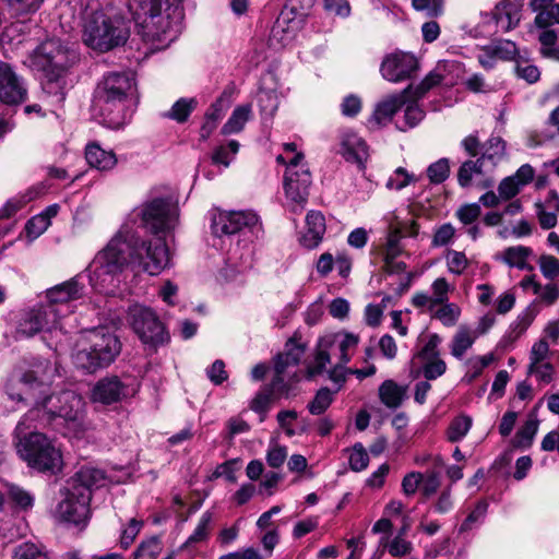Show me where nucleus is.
<instances>
[{
	"label": "nucleus",
	"mask_w": 559,
	"mask_h": 559,
	"mask_svg": "<svg viewBox=\"0 0 559 559\" xmlns=\"http://www.w3.org/2000/svg\"><path fill=\"white\" fill-rule=\"evenodd\" d=\"M170 263L168 246L157 236L146 242L132 224H124L100 250L87 267L91 285L107 293L116 286V276L129 265H138L150 275H157Z\"/></svg>",
	"instance_id": "nucleus-1"
},
{
	"label": "nucleus",
	"mask_w": 559,
	"mask_h": 559,
	"mask_svg": "<svg viewBox=\"0 0 559 559\" xmlns=\"http://www.w3.org/2000/svg\"><path fill=\"white\" fill-rule=\"evenodd\" d=\"M128 8L148 40L167 47L179 36L183 19L180 0H128Z\"/></svg>",
	"instance_id": "nucleus-2"
},
{
	"label": "nucleus",
	"mask_w": 559,
	"mask_h": 559,
	"mask_svg": "<svg viewBox=\"0 0 559 559\" xmlns=\"http://www.w3.org/2000/svg\"><path fill=\"white\" fill-rule=\"evenodd\" d=\"M135 79L132 73L111 72L98 83L93 107L112 129L122 127L130 117L135 100Z\"/></svg>",
	"instance_id": "nucleus-3"
},
{
	"label": "nucleus",
	"mask_w": 559,
	"mask_h": 559,
	"mask_svg": "<svg viewBox=\"0 0 559 559\" xmlns=\"http://www.w3.org/2000/svg\"><path fill=\"white\" fill-rule=\"evenodd\" d=\"M106 473L93 466L81 467L62 490V499L56 509L57 516L75 525L85 524L90 518V502L94 489L105 486Z\"/></svg>",
	"instance_id": "nucleus-4"
},
{
	"label": "nucleus",
	"mask_w": 559,
	"mask_h": 559,
	"mask_svg": "<svg viewBox=\"0 0 559 559\" xmlns=\"http://www.w3.org/2000/svg\"><path fill=\"white\" fill-rule=\"evenodd\" d=\"M78 59L75 49L57 38L44 41L31 56V67L45 74L44 92L52 95L58 103L64 99L62 76Z\"/></svg>",
	"instance_id": "nucleus-5"
},
{
	"label": "nucleus",
	"mask_w": 559,
	"mask_h": 559,
	"mask_svg": "<svg viewBox=\"0 0 559 559\" xmlns=\"http://www.w3.org/2000/svg\"><path fill=\"white\" fill-rule=\"evenodd\" d=\"M55 365L45 358H35L27 367L12 371L5 382V394L16 403L33 404L37 407L56 376Z\"/></svg>",
	"instance_id": "nucleus-6"
},
{
	"label": "nucleus",
	"mask_w": 559,
	"mask_h": 559,
	"mask_svg": "<svg viewBox=\"0 0 559 559\" xmlns=\"http://www.w3.org/2000/svg\"><path fill=\"white\" fill-rule=\"evenodd\" d=\"M40 426L37 421H27L25 432L19 433L15 428L16 451L27 465L39 472L56 473L61 469L62 455L60 450L44 433L31 431Z\"/></svg>",
	"instance_id": "nucleus-7"
},
{
	"label": "nucleus",
	"mask_w": 559,
	"mask_h": 559,
	"mask_svg": "<svg viewBox=\"0 0 559 559\" xmlns=\"http://www.w3.org/2000/svg\"><path fill=\"white\" fill-rule=\"evenodd\" d=\"M84 412L83 399L71 390L59 393L45 394L37 402V407H32L17 423V432H25L27 421H37L39 425H48L56 418L66 421H79Z\"/></svg>",
	"instance_id": "nucleus-8"
},
{
	"label": "nucleus",
	"mask_w": 559,
	"mask_h": 559,
	"mask_svg": "<svg viewBox=\"0 0 559 559\" xmlns=\"http://www.w3.org/2000/svg\"><path fill=\"white\" fill-rule=\"evenodd\" d=\"M87 346L79 349L73 360L78 368L95 372L115 361L121 350L119 338L107 328H97L86 333Z\"/></svg>",
	"instance_id": "nucleus-9"
},
{
	"label": "nucleus",
	"mask_w": 559,
	"mask_h": 559,
	"mask_svg": "<svg viewBox=\"0 0 559 559\" xmlns=\"http://www.w3.org/2000/svg\"><path fill=\"white\" fill-rule=\"evenodd\" d=\"M129 29L120 19H112L103 12L92 13L84 23L83 41L97 51L106 52L123 45Z\"/></svg>",
	"instance_id": "nucleus-10"
},
{
	"label": "nucleus",
	"mask_w": 559,
	"mask_h": 559,
	"mask_svg": "<svg viewBox=\"0 0 559 559\" xmlns=\"http://www.w3.org/2000/svg\"><path fill=\"white\" fill-rule=\"evenodd\" d=\"M359 337L353 333L338 332L322 336L317 344L313 360L308 366L310 378L321 374L330 364V350H340V362L346 365L355 353Z\"/></svg>",
	"instance_id": "nucleus-11"
},
{
	"label": "nucleus",
	"mask_w": 559,
	"mask_h": 559,
	"mask_svg": "<svg viewBox=\"0 0 559 559\" xmlns=\"http://www.w3.org/2000/svg\"><path fill=\"white\" fill-rule=\"evenodd\" d=\"M55 311L44 301L23 311L16 321L15 336L32 337L38 333L64 335L63 324L56 318Z\"/></svg>",
	"instance_id": "nucleus-12"
},
{
	"label": "nucleus",
	"mask_w": 559,
	"mask_h": 559,
	"mask_svg": "<svg viewBox=\"0 0 559 559\" xmlns=\"http://www.w3.org/2000/svg\"><path fill=\"white\" fill-rule=\"evenodd\" d=\"M302 160L304 154L296 153L287 163L284 178L286 204L294 213L301 212L306 206L311 185V174Z\"/></svg>",
	"instance_id": "nucleus-13"
},
{
	"label": "nucleus",
	"mask_w": 559,
	"mask_h": 559,
	"mask_svg": "<svg viewBox=\"0 0 559 559\" xmlns=\"http://www.w3.org/2000/svg\"><path fill=\"white\" fill-rule=\"evenodd\" d=\"M127 320L145 345L157 347L169 341V334L157 314L144 305L134 304L130 306Z\"/></svg>",
	"instance_id": "nucleus-14"
},
{
	"label": "nucleus",
	"mask_w": 559,
	"mask_h": 559,
	"mask_svg": "<svg viewBox=\"0 0 559 559\" xmlns=\"http://www.w3.org/2000/svg\"><path fill=\"white\" fill-rule=\"evenodd\" d=\"M142 226L154 235L164 233L175 227L178 209L166 198H157L144 203L138 210Z\"/></svg>",
	"instance_id": "nucleus-15"
},
{
	"label": "nucleus",
	"mask_w": 559,
	"mask_h": 559,
	"mask_svg": "<svg viewBox=\"0 0 559 559\" xmlns=\"http://www.w3.org/2000/svg\"><path fill=\"white\" fill-rule=\"evenodd\" d=\"M83 295L84 286L79 283L78 277H74L48 289L44 302L56 310V318L61 321L73 311L72 302L82 298Z\"/></svg>",
	"instance_id": "nucleus-16"
},
{
	"label": "nucleus",
	"mask_w": 559,
	"mask_h": 559,
	"mask_svg": "<svg viewBox=\"0 0 559 559\" xmlns=\"http://www.w3.org/2000/svg\"><path fill=\"white\" fill-rule=\"evenodd\" d=\"M258 223V215L251 211H218L212 217V233L217 236H229L239 233L245 227Z\"/></svg>",
	"instance_id": "nucleus-17"
},
{
	"label": "nucleus",
	"mask_w": 559,
	"mask_h": 559,
	"mask_svg": "<svg viewBox=\"0 0 559 559\" xmlns=\"http://www.w3.org/2000/svg\"><path fill=\"white\" fill-rule=\"evenodd\" d=\"M417 69L418 60L414 55L396 51L383 59L380 72L386 81L397 83L411 79Z\"/></svg>",
	"instance_id": "nucleus-18"
},
{
	"label": "nucleus",
	"mask_w": 559,
	"mask_h": 559,
	"mask_svg": "<svg viewBox=\"0 0 559 559\" xmlns=\"http://www.w3.org/2000/svg\"><path fill=\"white\" fill-rule=\"evenodd\" d=\"M27 96V88L10 64L0 61V100L8 105L23 103Z\"/></svg>",
	"instance_id": "nucleus-19"
},
{
	"label": "nucleus",
	"mask_w": 559,
	"mask_h": 559,
	"mask_svg": "<svg viewBox=\"0 0 559 559\" xmlns=\"http://www.w3.org/2000/svg\"><path fill=\"white\" fill-rule=\"evenodd\" d=\"M411 91L412 86H407L402 93L390 95L379 102L367 121V127L370 130H378L391 122L394 115L406 104Z\"/></svg>",
	"instance_id": "nucleus-20"
},
{
	"label": "nucleus",
	"mask_w": 559,
	"mask_h": 559,
	"mask_svg": "<svg viewBox=\"0 0 559 559\" xmlns=\"http://www.w3.org/2000/svg\"><path fill=\"white\" fill-rule=\"evenodd\" d=\"M135 389L121 382L118 377H107L99 380L93 388L92 400L105 405L117 403L132 396Z\"/></svg>",
	"instance_id": "nucleus-21"
},
{
	"label": "nucleus",
	"mask_w": 559,
	"mask_h": 559,
	"mask_svg": "<svg viewBox=\"0 0 559 559\" xmlns=\"http://www.w3.org/2000/svg\"><path fill=\"white\" fill-rule=\"evenodd\" d=\"M492 168L479 156L476 160H465L457 170V182L466 188L475 180L478 187L486 189L493 186V180L488 175Z\"/></svg>",
	"instance_id": "nucleus-22"
},
{
	"label": "nucleus",
	"mask_w": 559,
	"mask_h": 559,
	"mask_svg": "<svg viewBox=\"0 0 559 559\" xmlns=\"http://www.w3.org/2000/svg\"><path fill=\"white\" fill-rule=\"evenodd\" d=\"M453 289L447 278L438 277L431 284V295L416 292L412 297V305L423 311L433 310L438 305L449 301V293Z\"/></svg>",
	"instance_id": "nucleus-23"
},
{
	"label": "nucleus",
	"mask_w": 559,
	"mask_h": 559,
	"mask_svg": "<svg viewBox=\"0 0 559 559\" xmlns=\"http://www.w3.org/2000/svg\"><path fill=\"white\" fill-rule=\"evenodd\" d=\"M524 0H500L492 10V19L503 31L518 27L522 19Z\"/></svg>",
	"instance_id": "nucleus-24"
},
{
	"label": "nucleus",
	"mask_w": 559,
	"mask_h": 559,
	"mask_svg": "<svg viewBox=\"0 0 559 559\" xmlns=\"http://www.w3.org/2000/svg\"><path fill=\"white\" fill-rule=\"evenodd\" d=\"M340 153L346 162L356 164L360 170L365 169L369 152L362 138L355 133L344 134L341 142Z\"/></svg>",
	"instance_id": "nucleus-25"
},
{
	"label": "nucleus",
	"mask_w": 559,
	"mask_h": 559,
	"mask_svg": "<svg viewBox=\"0 0 559 559\" xmlns=\"http://www.w3.org/2000/svg\"><path fill=\"white\" fill-rule=\"evenodd\" d=\"M297 22L290 17L287 12H282L272 26L269 45L274 49H280L288 45L295 37Z\"/></svg>",
	"instance_id": "nucleus-26"
},
{
	"label": "nucleus",
	"mask_w": 559,
	"mask_h": 559,
	"mask_svg": "<svg viewBox=\"0 0 559 559\" xmlns=\"http://www.w3.org/2000/svg\"><path fill=\"white\" fill-rule=\"evenodd\" d=\"M305 355V346L293 340L285 345L284 352L278 354L275 359L274 369L278 373H292L297 377V367Z\"/></svg>",
	"instance_id": "nucleus-27"
},
{
	"label": "nucleus",
	"mask_w": 559,
	"mask_h": 559,
	"mask_svg": "<svg viewBox=\"0 0 559 559\" xmlns=\"http://www.w3.org/2000/svg\"><path fill=\"white\" fill-rule=\"evenodd\" d=\"M528 8L535 13V27L559 25V2L556 0H530Z\"/></svg>",
	"instance_id": "nucleus-28"
},
{
	"label": "nucleus",
	"mask_w": 559,
	"mask_h": 559,
	"mask_svg": "<svg viewBox=\"0 0 559 559\" xmlns=\"http://www.w3.org/2000/svg\"><path fill=\"white\" fill-rule=\"evenodd\" d=\"M325 233L324 216L317 211H310L306 216V233L300 241L304 247L312 249L319 245Z\"/></svg>",
	"instance_id": "nucleus-29"
},
{
	"label": "nucleus",
	"mask_w": 559,
	"mask_h": 559,
	"mask_svg": "<svg viewBox=\"0 0 559 559\" xmlns=\"http://www.w3.org/2000/svg\"><path fill=\"white\" fill-rule=\"evenodd\" d=\"M85 158L91 167L102 171L110 170L117 164L116 154L112 151L104 150L97 143L87 144Z\"/></svg>",
	"instance_id": "nucleus-30"
},
{
	"label": "nucleus",
	"mask_w": 559,
	"mask_h": 559,
	"mask_svg": "<svg viewBox=\"0 0 559 559\" xmlns=\"http://www.w3.org/2000/svg\"><path fill=\"white\" fill-rule=\"evenodd\" d=\"M477 338V332L467 325H460L450 344L452 356L462 359L465 353L473 346Z\"/></svg>",
	"instance_id": "nucleus-31"
},
{
	"label": "nucleus",
	"mask_w": 559,
	"mask_h": 559,
	"mask_svg": "<svg viewBox=\"0 0 559 559\" xmlns=\"http://www.w3.org/2000/svg\"><path fill=\"white\" fill-rule=\"evenodd\" d=\"M483 153L480 157L488 164L492 169L503 159L506 156V142L499 136H491L481 146Z\"/></svg>",
	"instance_id": "nucleus-32"
},
{
	"label": "nucleus",
	"mask_w": 559,
	"mask_h": 559,
	"mask_svg": "<svg viewBox=\"0 0 559 559\" xmlns=\"http://www.w3.org/2000/svg\"><path fill=\"white\" fill-rule=\"evenodd\" d=\"M537 28L539 29L538 41L540 44V53L545 58L559 61V48L556 46L559 32L552 28V26Z\"/></svg>",
	"instance_id": "nucleus-33"
},
{
	"label": "nucleus",
	"mask_w": 559,
	"mask_h": 559,
	"mask_svg": "<svg viewBox=\"0 0 559 559\" xmlns=\"http://www.w3.org/2000/svg\"><path fill=\"white\" fill-rule=\"evenodd\" d=\"M299 381V376L293 377L292 373H278L275 371V376L271 383V394L274 397L288 399L296 394L295 384Z\"/></svg>",
	"instance_id": "nucleus-34"
},
{
	"label": "nucleus",
	"mask_w": 559,
	"mask_h": 559,
	"mask_svg": "<svg viewBox=\"0 0 559 559\" xmlns=\"http://www.w3.org/2000/svg\"><path fill=\"white\" fill-rule=\"evenodd\" d=\"M432 319L441 322L445 328L456 325L461 317V307L454 302H444L438 305L433 310H427Z\"/></svg>",
	"instance_id": "nucleus-35"
},
{
	"label": "nucleus",
	"mask_w": 559,
	"mask_h": 559,
	"mask_svg": "<svg viewBox=\"0 0 559 559\" xmlns=\"http://www.w3.org/2000/svg\"><path fill=\"white\" fill-rule=\"evenodd\" d=\"M11 559H52V557L43 544L23 542L13 548Z\"/></svg>",
	"instance_id": "nucleus-36"
},
{
	"label": "nucleus",
	"mask_w": 559,
	"mask_h": 559,
	"mask_svg": "<svg viewBox=\"0 0 559 559\" xmlns=\"http://www.w3.org/2000/svg\"><path fill=\"white\" fill-rule=\"evenodd\" d=\"M405 390L393 380H385L379 388V396L381 402L390 407L396 408L401 405Z\"/></svg>",
	"instance_id": "nucleus-37"
},
{
	"label": "nucleus",
	"mask_w": 559,
	"mask_h": 559,
	"mask_svg": "<svg viewBox=\"0 0 559 559\" xmlns=\"http://www.w3.org/2000/svg\"><path fill=\"white\" fill-rule=\"evenodd\" d=\"M535 314L531 309H526L521 312L516 319L510 324L503 341L513 343L519 340L533 323Z\"/></svg>",
	"instance_id": "nucleus-38"
},
{
	"label": "nucleus",
	"mask_w": 559,
	"mask_h": 559,
	"mask_svg": "<svg viewBox=\"0 0 559 559\" xmlns=\"http://www.w3.org/2000/svg\"><path fill=\"white\" fill-rule=\"evenodd\" d=\"M251 117V105H240L236 107L227 120V122L223 126L222 132L224 134H233L240 132L246 122Z\"/></svg>",
	"instance_id": "nucleus-39"
},
{
	"label": "nucleus",
	"mask_w": 559,
	"mask_h": 559,
	"mask_svg": "<svg viewBox=\"0 0 559 559\" xmlns=\"http://www.w3.org/2000/svg\"><path fill=\"white\" fill-rule=\"evenodd\" d=\"M423 345L419 347L417 353L413 357V361L419 364L436 359L440 357L439 346L442 342L441 337L437 333H431L425 341H421Z\"/></svg>",
	"instance_id": "nucleus-40"
},
{
	"label": "nucleus",
	"mask_w": 559,
	"mask_h": 559,
	"mask_svg": "<svg viewBox=\"0 0 559 559\" xmlns=\"http://www.w3.org/2000/svg\"><path fill=\"white\" fill-rule=\"evenodd\" d=\"M414 95H407L406 108L404 111L403 124L396 123V128L401 131L416 127L425 117V111L417 104Z\"/></svg>",
	"instance_id": "nucleus-41"
},
{
	"label": "nucleus",
	"mask_w": 559,
	"mask_h": 559,
	"mask_svg": "<svg viewBox=\"0 0 559 559\" xmlns=\"http://www.w3.org/2000/svg\"><path fill=\"white\" fill-rule=\"evenodd\" d=\"M532 249L525 246L509 247L503 251V261L511 267L526 269Z\"/></svg>",
	"instance_id": "nucleus-42"
},
{
	"label": "nucleus",
	"mask_w": 559,
	"mask_h": 559,
	"mask_svg": "<svg viewBox=\"0 0 559 559\" xmlns=\"http://www.w3.org/2000/svg\"><path fill=\"white\" fill-rule=\"evenodd\" d=\"M538 430V420L535 418L526 420L523 427L515 433L511 443L518 449H527L533 443Z\"/></svg>",
	"instance_id": "nucleus-43"
},
{
	"label": "nucleus",
	"mask_w": 559,
	"mask_h": 559,
	"mask_svg": "<svg viewBox=\"0 0 559 559\" xmlns=\"http://www.w3.org/2000/svg\"><path fill=\"white\" fill-rule=\"evenodd\" d=\"M484 51L487 56L496 57L501 60H512L516 53V45L511 40H498L486 47H484Z\"/></svg>",
	"instance_id": "nucleus-44"
},
{
	"label": "nucleus",
	"mask_w": 559,
	"mask_h": 559,
	"mask_svg": "<svg viewBox=\"0 0 559 559\" xmlns=\"http://www.w3.org/2000/svg\"><path fill=\"white\" fill-rule=\"evenodd\" d=\"M473 420L467 415L455 417L447 429V439L450 442L461 441L471 430Z\"/></svg>",
	"instance_id": "nucleus-45"
},
{
	"label": "nucleus",
	"mask_w": 559,
	"mask_h": 559,
	"mask_svg": "<svg viewBox=\"0 0 559 559\" xmlns=\"http://www.w3.org/2000/svg\"><path fill=\"white\" fill-rule=\"evenodd\" d=\"M444 259L448 271L453 275H462L469 265V260L462 251L448 249Z\"/></svg>",
	"instance_id": "nucleus-46"
},
{
	"label": "nucleus",
	"mask_w": 559,
	"mask_h": 559,
	"mask_svg": "<svg viewBox=\"0 0 559 559\" xmlns=\"http://www.w3.org/2000/svg\"><path fill=\"white\" fill-rule=\"evenodd\" d=\"M195 106L197 100L194 98H180L173 105L166 117L177 122H185Z\"/></svg>",
	"instance_id": "nucleus-47"
},
{
	"label": "nucleus",
	"mask_w": 559,
	"mask_h": 559,
	"mask_svg": "<svg viewBox=\"0 0 559 559\" xmlns=\"http://www.w3.org/2000/svg\"><path fill=\"white\" fill-rule=\"evenodd\" d=\"M288 450L287 447L280 444L272 440L267 447L265 460L270 467L280 468L287 461Z\"/></svg>",
	"instance_id": "nucleus-48"
},
{
	"label": "nucleus",
	"mask_w": 559,
	"mask_h": 559,
	"mask_svg": "<svg viewBox=\"0 0 559 559\" xmlns=\"http://www.w3.org/2000/svg\"><path fill=\"white\" fill-rule=\"evenodd\" d=\"M258 104L262 115L272 117L278 108V96L273 90L261 88L258 92Z\"/></svg>",
	"instance_id": "nucleus-49"
},
{
	"label": "nucleus",
	"mask_w": 559,
	"mask_h": 559,
	"mask_svg": "<svg viewBox=\"0 0 559 559\" xmlns=\"http://www.w3.org/2000/svg\"><path fill=\"white\" fill-rule=\"evenodd\" d=\"M416 180L417 178L405 168L397 167L386 180L385 187L389 190L400 191Z\"/></svg>",
	"instance_id": "nucleus-50"
},
{
	"label": "nucleus",
	"mask_w": 559,
	"mask_h": 559,
	"mask_svg": "<svg viewBox=\"0 0 559 559\" xmlns=\"http://www.w3.org/2000/svg\"><path fill=\"white\" fill-rule=\"evenodd\" d=\"M162 543L157 537L142 542L133 554V559H157Z\"/></svg>",
	"instance_id": "nucleus-51"
},
{
	"label": "nucleus",
	"mask_w": 559,
	"mask_h": 559,
	"mask_svg": "<svg viewBox=\"0 0 559 559\" xmlns=\"http://www.w3.org/2000/svg\"><path fill=\"white\" fill-rule=\"evenodd\" d=\"M402 238L403 236L396 229L389 233L383 251V260H395L403 254Z\"/></svg>",
	"instance_id": "nucleus-52"
},
{
	"label": "nucleus",
	"mask_w": 559,
	"mask_h": 559,
	"mask_svg": "<svg viewBox=\"0 0 559 559\" xmlns=\"http://www.w3.org/2000/svg\"><path fill=\"white\" fill-rule=\"evenodd\" d=\"M450 175L448 158H440L427 168L429 181L433 185L442 183Z\"/></svg>",
	"instance_id": "nucleus-53"
},
{
	"label": "nucleus",
	"mask_w": 559,
	"mask_h": 559,
	"mask_svg": "<svg viewBox=\"0 0 559 559\" xmlns=\"http://www.w3.org/2000/svg\"><path fill=\"white\" fill-rule=\"evenodd\" d=\"M455 234V227L451 223H444L436 228L431 246L436 248L449 246L453 242Z\"/></svg>",
	"instance_id": "nucleus-54"
},
{
	"label": "nucleus",
	"mask_w": 559,
	"mask_h": 559,
	"mask_svg": "<svg viewBox=\"0 0 559 559\" xmlns=\"http://www.w3.org/2000/svg\"><path fill=\"white\" fill-rule=\"evenodd\" d=\"M9 499L15 503L16 507L27 510L34 504V497L31 492L24 490L20 486L10 485L8 489Z\"/></svg>",
	"instance_id": "nucleus-55"
},
{
	"label": "nucleus",
	"mask_w": 559,
	"mask_h": 559,
	"mask_svg": "<svg viewBox=\"0 0 559 559\" xmlns=\"http://www.w3.org/2000/svg\"><path fill=\"white\" fill-rule=\"evenodd\" d=\"M332 401V392L326 388L320 389L312 402L309 403L308 409L312 415H321L329 408Z\"/></svg>",
	"instance_id": "nucleus-56"
},
{
	"label": "nucleus",
	"mask_w": 559,
	"mask_h": 559,
	"mask_svg": "<svg viewBox=\"0 0 559 559\" xmlns=\"http://www.w3.org/2000/svg\"><path fill=\"white\" fill-rule=\"evenodd\" d=\"M239 150V143L235 140L228 142L227 146L217 147L213 155L212 160L214 164L229 166L231 157L237 154Z\"/></svg>",
	"instance_id": "nucleus-57"
},
{
	"label": "nucleus",
	"mask_w": 559,
	"mask_h": 559,
	"mask_svg": "<svg viewBox=\"0 0 559 559\" xmlns=\"http://www.w3.org/2000/svg\"><path fill=\"white\" fill-rule=\"evenodd\" d=\"M416 11H423L429 17H438L443 13L445 0H411Z\"/></svg>",
	"instance_id": "nucleus-58"
},
{
	"label": "nucleus",
	"mask_w": 559,
	"mask_h": 559,
	"mask_svg": "<svg viewBox=\"0 0 559 559\" xmlns=\"http://www.w3.org/2000/svg\"><path fill=\"white\" fill-rule=\"evenodd\" d=\"M420 368L426 380H436L445 373L447 364L439 357L421 362Z\"/></svg>",
	"instance_id": "nucleus-59"
},
{
	"label": "nucleus",
	"mask_w": 559,
	"mask_h": 559,
	"mask_svg": "<svg viewBox=\"0 0 559 559\" xmlns=\"http://www.w3.org/2000/svg\"><path fill=\"white\" fill-rule=\"evenodd\" d=\"M488 510V503L485 500L479 501L474 510L467 515L461 524L460 532L471 531L476 524L483 522Z\"/></svg>",
	"instance_id": "nucleus-60"
},
{
	"label": "nucleus",
	"mask_w": 559,
	"mask_h": 559,
	"mask_svg": "<svg viewBox=\"0 0 559 559\" xmlns=\"http://www.w3.org/2000/svg\"><path fill=\"white\" fill-rule=\"evenodd\" d=\"M528 373L531 376H534L537 381L544 384H548L554 379L555 369L554 366L548 361L539 364H530Z\"/></svg>",
	"instance_id": "nucleus-61"
},
{
	"label": "nucleus",
	"mask_w": 559,
	"mask_h": 559,
	"mask_svg": "<svg viewBox=\"0 0 559 559\" xmlns=\"http://www.w3.org/2000/svg\"><path fill=\"white\" fill-rule=\"evenodd\" d=\"M212 522V514L210 512H204L200 518V521L194 530V532L189 536L183 546H188L191 544L200 543L207 537L209 527Z\"/></svg>",
	"instance_id": "nucleus-62"
},
{
	"label": "nucleus",
	"mask_w": 559,
	"mask_h": 559,
	"mask_svg": "<svg viewBox=\"0 0 559 559\" xmlns=\"http://www.w3.org/2000/svg\"><path fill=\"white\" fill-rule=\"evenodd\" d=\"M349 466L355 472L364 471L369 463V456L361 443H356L349 454Z\"/></svg>",
	"instance_id": "nucleus-63"
},
{
	"label": "nucleus",
	"mask_w": 559,
	"mask_h": 559,
	"mask_svg": "<svg viewBox=\"0 0 559 559\" xmlns=\"http://www.w3.org/2000/svg\"><path fill=\"white\" fill-rule=\"evenodd\" d=\"M538 265L543 275L548 280H554L559 275V260L554 255H540Z\"/></svg>",
	"instance_id": "nucleus-64"
}]
</instances>
